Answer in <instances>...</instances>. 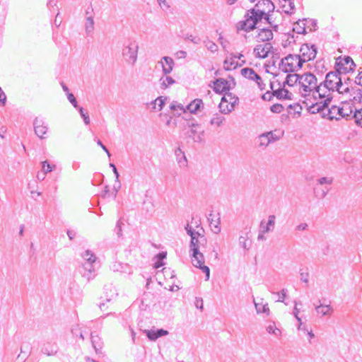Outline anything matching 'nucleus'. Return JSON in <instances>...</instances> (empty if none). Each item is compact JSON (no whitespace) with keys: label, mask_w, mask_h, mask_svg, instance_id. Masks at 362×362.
<instances>
[{"label":"nucleus","mask_w":362,"mask_h":362,"mask_svg":"<svg viewBox=\"0 0 362 362\" xmlns=\"http://www.w3.org/2000/svg\"><path fill=\"white\" fill-rule=\"evenodd\" d=\"M333 93L323 82L317 83L311 96L304 102L309 112L315 114L324 110L332 101Z\"/></svg>","instance_id":"f257e3e1"},{"label":"nucleus","mask_w":362,"mask_h":362,"mask_svg":"<svg viewBox=\"0 0 362 362\" xmlns=\"http://www.w3.org/2000/svg\"><path fill=\"white\" fill-rule=\"evenodd\" d=\"M317 83V79L313 74L307 72L301 74L298 84L300 95L306 100L309 98L314 89L316 88Z\"/></svg>","instance_id":"f03ea898"},{"label":"nucleus","mask_w":362,"mask_h":362,"mask_svg":"<svg viewBox=\"0 0 362 362\" xmlns=\"http://www.w3.org/2000/svg\"><path fill=\"white\" fill-rule=\"evenodd\" d=\"M340 73L330 71L326 74L325 79L322 81L332 92L337 91L339 93H349L350 89L345 83L344 84L340 77Z\"/></svg>","instance_id":"7ed1b4c3"},{"label":"nucleus","mask_w":362,"mask_h":362,"mask_svg":"<svg viewBox=\"0 0 362 362\" xmlns=\"http://www.w3.org/2000/svg\"><path fill=\"white\" fill-rule=\"evenodd\" d=\"M353 112V107L349 103H342L341 106L332 105L327 110V113H323V117H327L329 120H339L341 118L348 119Z\"/></svg>","instance_id":"20e7f679"},{"label":"nucleus","mask_w":362,"mask_h":362,"mask_svg":"<svg viewBox=\"0 0 362 362\" xmlns=\"http://www.w3.org/2000/svg\"><path fill=\"white\" fill-rule=\"evenodd\" d=\"M139 43L136 40H128L123 45L122 56L126 63L134 66L138 58Z\"/></svg>","instance_id":"39448f33"},{"label":"nucleus","mask_w":362,"mask_h":362,"mask_svg":"<svg viewBox=\"0 0 362 362\" xmlns=\"http://www.w3.org/2000/svg\"><path fill=\"white\" fill-rule=\"evenodd\" d=\"M298 54H288L281 60L279 68L285 73L297 71L303 66Z\"/></svg>","instance_id":"423d86ee"},{"label":"nucleus","mask_w":362,"mask_h":362,"mask_svg":"<svg viewBox=\"0 0 362 362\" xmlns=\"http://www.w3.org/2000/svg\"><path fill=\"white\" fill-rule=\"evenodd\" d=\"M261 20L262 18L257 16V13L252 11L251 9L248 10L245 15V20L240 21L237 24V29L238 30L250 32L255 28L256 25Z\"/></svg>","instance_id":"0eeeda50"},{"label":"nucleus","mask_w":362,"mask_h":362,"mask_svg":"<svg viewBox=\"0 0 362 362\" xmlns=\"http://www.w3.org/2000/svg\"><path fill=\"white\" fill-rule=\"evenodd\" d=\"M191 262L194 267L200 269L206 274V280H209L210 276V269L209 267L204 265V255L198 249L189 250Z\"/></svg>","instance_id":"6e6552de"},{"label":"nucleus","mask_w":362,"mask_h":362,"mask_svg":"<svg viewBox=\"0 0 362 362\" xmlns=\"http://www.w3.org/2000/svg\"><path fill=\"white\" fill-rule=\"evenodd\" d=\"M274 9V5L270 0H259L251 10L257 13V16L262 19L264 17L269 22V16L267 13Z\"/></svg>","instance_id":"1a4fd4ad"},{"label":"nucleus","mask_w":362,"mask_h":362,"mask_svg":"<svg viewBox=\"0 0 362 362\" xmlns=\"http://www.w3.org/2000/svg\"><path fill=\"white\" fill-rule=\"evenodd\" d=\"M317 47L315 45L310 44H303L300 49V60H302L304 64L306 62H309L315 58L317 54Z\"/></svg>","instance_id":"9d476101"},{"label":"nucleus","mask_w":362,"mask_h":362,"mask_svg":"<svg viewBox=\"0 0 362 362\" xmlns=\"http://www.w3.org/2000/svg\"><path fill=\"white\" fill-rule=\"evenodd\" d=\"M235 86V82L233 77H230V80L219 78L214 82V90L216 93H223L234 88Z\"/></svg>","instance_id":"9b49d317"},{"label":"nucleus","mask_w":362,"mask_h":362,"mask_svg":"<svg viewBox=\"0 0 362 362\" xmlns=\"http://www.w3.org/2000/svg\"><path fill=\"white\" fill-rule=\"evenodd\" d=\"M104 290V296L101 297L103 302L100 303L98 305L101 311L107 310L108 306H106V303L111 302L117 296L116 289L112 286H105Z\"/></svg>","instance_id":"f8f14e48"},{"label":"nucleus","mask_w":362,"mask_h":362,"mask_svg":"<svg viewBox=\"0 0 362 362\" xmlns=\"http://www.w3.org/2000/svg\"><path fill=\"white\" fill-rule=\"evenodd\" d=\"M279 138L280 137L276 136L272 131L261 134L257 137L258 146L259 148H265L270 144L278 141Z\"/></svg>","instance_id":"ddd939ff"},{"label":"nucleus","mask_w":362,"mask_h":362,"mask_svg":"<svg viewBox=\"0 0 362 362\" xmlns=\"http://www.w3.org/2000/svg\"><path fill=\"white\" fill-rule=\"evenodd\" d=\"M337 71L339 73L349 72L354 69L355 64L350 57H345L337 62Z\"/></svg>","instance_id":"4468645a"},{"label":"nucleus","mask_w":362,"mask_h":362,"mask_svg":"<svg viewBox=\"0 0 362 362\" xmlns=\"http://www.w3.org/2000/svg\"><path fill=\"white\" fill-rule=\"evenodd\" d=\"M143 332L146 335L148 339L151 341H156L158 338L166 336L169 334L168 330L163 329H144Z\"/></svg>","instance_id":"2eb2a0df"},{"label":"nucleus","mask_w":362,"mask_h":362,"mask_svg":"<svg viewBox=\"0 0 362 362\" xmlns=\"http://www.w3.org/2000/svg\"><path fill=\"white\" fill-rule=\"evenodd\" d=\"M34 131L35 134L40 139H44L47 132V127L45 124V122L42 119H40L38 118H35L33 122Z\"/></svg>","instance_id":"dca6fc26"},{"label":"nucleus","mask_w":362,"mask_h":362,"mask_svg":"<svg viewBox=\"0 0 362 362\" xmlns=\"http://www.w3.org/2000/svg\"><path fill=\"white\" fill-rule=\"evenodd\" d=\"M272 49V46L270 43L258 45L254 49V54L257 58L264 59L268 57V54Z\"/></svg>","instance_id":"f3484780"},{"label":"nucleus","mask_w":362,"mask_h":362,"mask_svg":"<svg viewBox=\"0 0 362 362\" xmlns=\"http://www.w3.org/2000/svg\"><path fill=\"white\" fill-rule=\"evenodd\" d=\"M162 66V71L164 75L170 74L175 65L173 59L170 57H163L158 62Z\"/></svg>","instance_id":"a211bd4d"},{"label":"nucleus","mask_w":362,"mask_h":362,"mask_svg":"<svg viewBox=\"0 0 362 362\" xmlns=\"http://www.w3.org/2000/svg\"><path fill=\"white\" fill-rule=\"evenodd\" d=\"M82 276L86 278L88 281L95 277V269L94 264L84 262L82 264Z\"/></svg>","instance_id":"6ab92c4d"},{"label":"nucleus","mask_w":362,"mask_h":362,"mask_svg":"<svg viewBox=\"0 0 362 362\" xmlns=\"http://www.w3.org/2000/svg\"><path fill=\"white\" fill-rule=\"evenodd\" d=\"M204 103L202 99L196 98L186 106V112L197 114L204 109Z\"/></svg>","instance_id":"aec40b11"},{"label":"nucleus","mask_w":362,"mask_h":362,"mask_svg":"<svg viewBox=\"0 0 362 362\" xmlns=\"http://www.w3.org/2000/svg\"><path fill=\"white\" fill-rule=\"evenodd\" d=\"M237 55L233 54H230L229 57H226V59L223 62L224 69L226 70H232L236 69L238 66H241L243 64L245 63V61H243L241 64H238L236 61Z\"/></svg>","instance_id":"412c9836"},{"label":"nucleus","mask_w":362,"mask_h":362,"mask_svg":"<svg viewBox=\"0 0 362 362\" xmlns=\"http://www.w3.org/2000/svg\"><path fill=\"white\" fill-rule=\"evenodd\" d=\"M275 220L276 216L274 215H269L267 223L264 221L260 222L259 229L262 230L263 233H267L273 231L275 226Z\"/></svg>","instance_id":"4be33fe9"},{"label":"nucleus","mask_w":362,"mask_h":362,"mask_svg":"<svg viewBox=\"0 0 362 362\" xmlns=\"http://www.w3.org/2000/svg\"><path fill=\"white\" fill-rule=\"evenodd\" d=\"M58 346L56 343L46 342L42 348V353L48 356H54L58 351Z\"/></svg>","instance_id":"5701e85b"},{"label":"nucleus","mask_w":362,"mask_h":362,"mask_svg":"<svg viewBox=\"0 0 362 362\" xmlns=\"http://www.w3.org/2000/svg\"><path fill=\"white\" fill-rule=\"evenodd\" d=\"M187 135L194 142L201 143L204 140V132L203 130L198 131V129L192 128L187 132Z\"/></svg>","instance_id":"b1692460"},{"label":"nucleus","mask_w":362,"mask_h":362,"mask_svg":"<svg viewBox=\"0 0 362 362\" xmlns=\"http://www.w3.org/2000/svg\"><path fill=\"white\" fill-rule=\"evenodd\" d=\"M211 230L215 234H218L221 232V221L220 217L215 218V216L212 214H209L208 218Z\"/></svg>","instance_id":"393cba45"},{"label":"nucleus","mask_w":362,"mask_h":362,"mask_svg":"<svg viewBox=\"0 0 362 362\" xmlns=\"http://www.w3.org/2000/svg\"><path fill=\"white\" fill-rule=\"evenodd\" d=\"M315 310L321 317L330 316L333 313V308L330 305L320 304L315 307Z\"/></svg>","instance_id":"a878e982"},{"label":"nucleus","mask_w":362,"mask_h":362,"mask_svg":"<svg viewBox=\"0 0 362 362\" xmlns=\"http://www.w3.org/2000/svg\"><path fill=\"white\" fill-rule=\"evenodd\" d=\"M257 38L259 41L267 42L272 40L273 38V33L272 30L269 28H262L260 29Z\"/></svg>","instance_id":"bb28decb"},{"label":"nucleus","mask_w":362,"mask_h":362,"mask_svg":"<svg viewBox=\"0 0 362 362\" xmlns=\"http://www.w3.org/2000/svg\"><path fill=\"white\" fill-rule=\"evenodd\" d=\"M91 343L96 353H99L103 348V342L101 338L95 332L90 334Z\"/></svg>","instance_id":"cd10ccee"},{"label":"nucleus","mask_w":362,"mask_h":362,"mask_svg":"<svg viewBox=\"0 0 362 362\" xmlns=\"http://www.w3.org/2000/svg\"><path fill=\"white\" fill-rule=\"evenodd\" d=\"M307 21L308 19L299 20L293 25V30L298 34H305L306 28L308 27Z\"/></svg>","instance_id":"c85d7f7f"},{"label":"nucleus","mask_w":362,"mask_h":362,"mask_svg":"<svg viewBox=\"0 0 362 362\" xmlns=\"http://www.w3.org/2000/svg\"><path fill=\"white\" fill-rule=\"evenodd\" d=\"M94 18L91 16L85 17L84 29L87 35H91L94 31L95 27Z\"/></svg>","instance_id":"c756f323"},{"label":"nucleus","mask_w":362,"mask_h":362,"mask_svg":"<svg viewBox=\"0 0 362 362\" xmlns=\"http://www.w3.org/2000/svg\"><path fill=\"white\" fill-rule=\"evenodd\" d=\"M206 243V238L205 237H201V239H197L194 236H192L189 243V250L195 249L200 250L202 245H204Z\"/></svg>","instance_id":"7c9ffc66"},{"label":"nucleus","mask_w":362,"mask_h":362,"mask_svg":"<svg viewBox=\"0 0 362 362\" xmlns=\"http://www.w3.org/2000/svg\"><path fill=\"white\" fill-rule=\"evenodd\" d=\"M175 155L180 167H186L187 165V160L185 153L181 150L180 147H178L175 151Z\"/></svg>","instance_id":"2f4dec72"},{"label":"nucleus","mask_w":362,"mask_h":362,"mask_svg":"<svg viewBox=\"0 0 362 362\" xmlns=\"http://www.w3.org/2000/svg\"><path fill=\"white\" fill-rule=\"evenodd\" d=\"M272 95L279 99H291V95L292 94L286 89L279 88L274 90Z\"/></svg>","instance_id":"473e14b6"},{"label":"nucleus","mask_w":362,"mask_h":362,"mask_svg":"<svg viewBox=\"0 0 362 362\" xmlns=\"http://www.w3.org/2000/svg\"><path fill=\"white\" fill-rule=\"evenodd\" d=\"M81 255L84 262L95 264L96 262L97 257L91 250H86Z\"/></svg>","instance_id":"72a5a7b5"},{"label":"nucleus","mask_w":362,"mask_h":362,"mask_svg":"<svg viewBox=\"0 0 362 362\" xmlns=\"http://www.w3.org/2000/svg\"><path fill=\"white\" fill-rule=\"evenodd\" d=\"M239 245L245 250L250 249L251 247V241L249 240L248 233H245L244 235L239 237Z\"/></svg>","instance_id":"f704fd0d"},{"label":"nucleus","mask_w":362,"mask_h":362,"mask_svg":"<svg viewBox=\"0 0 362 362\" xmlns=\"http://www.w3.org/2000/svg\"><path fill=\"white\" fill-rule=\"evenodd\" d=\"M170 110L175 112V115L180 116L182 113L186 112V107H185L181 103L173 102L170 106Z\"/></svg>","instance_id":"c9c22d12"},{"label":"nucleus","mask_w":362,"mask_h":362,"mask_svg":"<svg viewBox=\"0 0 362 362\" xmlns=\"http://www.w3.org/2000/svg\"><path fill=\"white\" fill-rule=\"evenodd\" d=\"M300 77V74H289L286 76L285 83L289 86H293L296 83L299 84Z\"/></svg>","instance_id":"e433bc0d"},{"label":"nucleus","mask_w":362,"mask_h":362,"mask_svg":"<svg viewBox=\"0 0 362 362\" xmlns=\"http://www.w3.org/2000/svg\"><path fill=\"white\" fill-rule=\"evenodd\" d=\"M255 306L256 311L258 314L264 313L267 316L269 315L270 310H269V305L267 303L262 304V303L255 302Z\"/></svg>","instance_id":"4c0bfd02"},{"label":"nucleus","mask_w":362,"mask_h":362,"mask_svg":"<svg viewBox=\"0 0 362 362\" xmlns=\"http://www.w3.org/2000/svg\"><path fill=\"white\" fill-rule=\"evenodd\" d=\"M241 74L245 78H246L249 80L253 81L255 79V77L257 75V73L254 71L253 69L246 67V68H243L241 70Z\"/></svg>","instance_id":"58836bf2"},{"label":"nucleus","mask_w":362,"mask_h":362,"mask_svg":"<svg viewBox=\"0 0 362 362\" xmlns=\"http://www.w3.org/2000/svg\"><path fill=\"white\" fill-rule=\"evenodd\" d=\"M161 88L165 89L169 86L173 85L175 83V80L171 77L165 75L160 78Z\"/></svg>","instance_id":"ea45409f"},{"label":"nucleus","mask_w":362,"mask_h":362,"mask_svg":"<svg viewBox=\"0 0 362 362\" xmlns=\"http://www.w3.org/2000/svg\"><path fill=\"white\" fill-rule=\"evenodd\" d=\"M268 333L274 334V336L279 337L281 334V331L280 329L276 327L274 322H271L269 325L266 328Z\"/></svg>","instance_id":"a19ab883"},{"label":"nucleus","mask_w":362,"mask_h":362,"mask_svg":"<svg viewBox=\"0 0 362 362\" xmlns=\"http://www.w3.org/2000/svg\"><path fill=\"white\" fill-rule=\"evenodd\" d=\"M167 252H160L157 254L155 257L156 261L155 262V268L158 269L164 265L163 259L166 258Z\"/></svg>","instance_id":"79ce46f5"},{"label":"nucleus","mask_w":362,"mask_h":362,"mask_svg":"<svg viewBox=\"0 0 362 362\" xmlns=\"http://www.w3.org/2000/svg\"><path fill=\"white\" fill-rule=\"evenodd\" d=\"M225 117L219 114H216L213 116V117L210 120V124L211 125H216L217 127H221L223 122L225 121Z\"/></svg>","instance_id":"37998d69"},{"label":"nucleus","mask_w":362,"mask_h":362,"mask_svg":"<svg viewBox=\"0 0 362 362\" xmlns=\"http://www.w3.org/2000/svg\"><path fill=\"white\" fill-rule=\"evenodd\" d=\"M166 98H163V97H158L153 102V108L156 109V106H158V110L160 111L163 109L164 104H165V100Z\"/></svg>","instance_id":"c03bdc74"},{"label":"nucleus","mask_w":362,"mask_h":362,"mask_svg":"<svg viewBox=\"0 0 362 362\" xmlns=\"http://www.w3.org/2000/svg\"><path fill=\"white\" fill-rule=\"evenodd\" d=\"M353 90V100L358 103L362 102V88H357L356 89L352 88Z\"/></svg>","instance_id":"a18cd8bd"},{"label":"nucleus","mask_w":362,"mask_h":362,"mask_svg":"<svg viewBox=\"0 0 362 362\" xmlns=\"http://www.w3.org/2000/svg\"><path fill=\"white\" fill-rule=\"evenodd\" d=\"M55 167V165H51L47 160L42 162V170L45 175L52 172Z\"/></svg>","instance_id":"49530a36"},{"label":"nucleus","mask_w":362,"mask_h":362,"mask_svg":"<svg viewBox=\"0 0 362 362\" xmlns=\"http://www.w3.org/2000/svg\"><path fill=\"white\" fill-rule=\"evenodd\" d=\"M288 290L286 288L281 289L279 292H273L272 293L278 296V302H284L285 298L287 297Z\"/></svg>","instance_id":"de8ad7c7"},{"label":"nucleus","mask_w":362,"mask_h":362,"mask_svg":"<svg viewBox=\"0 0 362 362\" xmlns=\"http://www.w3.org/2000/svg\"><path fill=\"white\" fill-rule=\"evenodd\" d=\"M353 117L355 119L356 123L362 127V109L356 110Z\"/></svg>","instance_id":"09e8293b"},{"label":"nucleus","mask_w":362,"mask_h":362,"mask_svg":"<svg viewBox=\"0 0 362 362\" xmlns=\"http://www.w3.org/2000/svg\"><path fill=\"white\" fill-rule=\"evenodd\" d=\"M204 45L206 47L210 50L211 52H215L218 50V46L213 41H211L209 40H207L204 41Z\"/></svg>","instance_id":"8fccbe9b"},{"label":"nucleus","mask_w":362,"mask_h":362,"mask_svg":"<svg viewBox=\"0 0 362 362\" xmlns=\"http://www.w3.org/2000/svg\"><path fill=\"white\" fill-rule=\"evenodd\" d=\"M78 110V112L80 113V115L81 116V117L83 118V122L84 123L88 125L90 124V118H89V116L88 115L87 112H85L84 110L83 107H79L78 108H77Z\"/></svg>","instance_id":"3c124183"},{"label":"nucleus","mask_w":362,"mask_h":362,"mask_svg":"<svg viewBox=\"0 0 362 362\" xmlns=\"http://www.w3.org/2000/svg\"><path fill=\"white\" fill-rule=\"evenodd\" d=\"M122 225H124V223H122V221L121 220H119L117 223H116V226H115V232L116 233L117 235L120 238L122 236Z\"/></svg>","instance_id":"603ef678"},{"label":"nucleus","mask_w":362,"mask_h":362,"mask_svg":"<svg viewBox=\"0 0 362 362\" xmlns=\"http://www.w3.org/2000/svg\"><path fill=\"white\" fill-rule=\"evenodd\" d=\"M253 81H255L259 88L262 90L265 89V84L263 83L261 76L257 74Z\"/></svg>","instance_id":"864d4df0"},{"label":"nucleus","mask_w":362,"mask_h":362,"mask_svg":"<svg viewBox=\"0 0 362 362\" xmlns=\"http://www.w3.org/2000/svg\"><path fill=\"white\" fill-rule=\"evenodd\" d=\"M270 110L274 113H280L284 110V107L281 104L276 103L271 106Z\"/></svg>","instance_id":"5fc2aeb1"},{"label":"nucleus","mask_w":362,"mask_h":362,"mask_svg":"<svg viewBox=\"0 0 362 362\" xmlns=\"http://www.w3.org/2000/svg\"><path fill=\"white\" fill-rule=\"evenodd\" d=\"M67 99L69 100V101L72 104V105L75 107V108H78L79 107L78 106V103H77V100L75 98V96L74 95L73 93H67Z\"/></svg>","instance_id":"6e6d98bb"},{"label":"nucleus","mask_w":362,"mask_h":362,"mask_svg":"<svg viewBox=\"0 0 362 362\" xmlns=\"http://www.w3.org/2000/svg\"><path fill=\"white\" fill-rule=\"evenodd\" d=\"M72 334L75 335L76 337H79L81 339H84V337L82 331L81 330V328L78 327V325L76 326L71 329Z\"/></svg>","instance_id":"4d7b16f0"},{"label":"nucleus","mask_w":362,"mask_h":362,"mask_svg":"<svg viewBox=\"0 0 362 362\" xmlns=\"http://www.w3.org/2000/svg\"><path fill=\"white\" fill-rule=\"evenodd\" d=\"M332 178L323 177L317 180V183L320 185H331L332 183Z\"/></svg>","instance_id":"13d9d810"},{"label":"nucleus","mask_w":362,"mask_h":362,"mask_svg":"<svg viewBox=\"0 0 362 362\" xmlns=\"http://www.w3.org/2000/svg\"><path fill=\"white\" fill-rule=\"evenodd\" d=\"M284 1L288 3V7H289V9L284 10L285 13H286L288 14L293 13L294 10H295V4H294L293 1H292V0H286V1Z\"/></svg>","instance_id":"bf43d9fd"},{"label":"nucleus","mask_w":362,"mask_h":362,"mask_svg":"<svg viewBox=\"0 0 362 362\" xmlns=\"http://www.w3.org/2000/svg\"><path fill=\"white\" fill-rule=\"evenodd\" d=\"M121 187V185H120V182H119V180H118V181H117V179L115 180V183L113 185V192H112V195H113V198L115 199L116 197H117V192L119 189Z\"/></svg>","instance_id":"052dcab7"},{"label":"nucleus","mask_w":362,"mask_h":362,"mask_svg":"<svg viewBox=\"0 0 362 362\" xmlns=\"http://www.w3.org/2000/svg\"><path fill=\"white\" fill-rule=\"evenodd\" d=\"M186 39L190 40L194 44H199L201 41L200 38L192 35H187Z\"/></svg>","instance_id":"680f3d73"},{"label":"nucleus","mask_w":362,"mask_h":362,"mask_svg":"<svg viewBox=\"0 0 362 362\" xmlns=\"http://www.w3.org/2000/svg\"><path fill=\"white\" fill-rule=\"evenodd\" d=\"M294 303H295V306H294V308H293V314L295 316V317L296 318V320L298 322H300V318L298 316V313L300 312V310L297 308V305H298V303L295 301Z\"/></svg>","instance_id":"e2e57ef3"},{"label":"nucleus","mask_w":362,"mask_h":362,"mask_svg":"<svg viewBox=\"0 0 362 362\" xmlns=\"http://www.w3.org/2000/svg\"><path fill=\"white\" fill-rule=\"evenodd\" d=\"M95 141H96L97 144L98 146H100L103 148V150L106 152V153L107 154L108 157H110L111 154H110L109 150L107 148V147L105 145H103L102 141L100 139H95Z\"/></svg>","instance_id":"0e129e2a"},{"label":"nucleus","mask_w":362,"mask_h":362,"mask_svg":"<svg viewBox=\"0 0 362 362\" xmlns=\"http://www.w3.org/2000/svg\"><path fill=\"white\" fill-rule=\"evenodd\" d=\"M90 16L94 18V11L91 4L87 8V9L85 11V17Z\"/></svg>","instance_id":"69168bd1"},{"label":"nucleus","mask_w":362,"mask_h":362,"mask_svg":"<svg viewBox=\"0 0 362 362\" xmlns=\"http://www.w3.org/2000/svg\"><path fill=\"white\" fill-rule=\"evenodd\" d=\"M6 96L1 88L0 87V103L4 106L5 105Z\"/></svg>","instance_id":"338daca9"},{"label":"nucleus","mask_w":362,"mask_h":362,"mask_svg":"<svg viewBox=\"0 0 362 362\" xmlns=\"http://www.w3.org/2000/svg\"><path fill=\"white\" fill-rule=\"evenodd\" d=\"M356 85L362 86V71H360L354 81Z\"/></svg>","instance_id":"774afa93"}]
</instances>
